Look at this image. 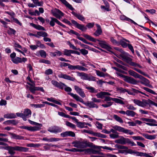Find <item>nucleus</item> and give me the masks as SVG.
<instances>
[{"mask_svg": "<svg viewBox=\"0 0 157 157\" xmlns=\"http://www.w3.org/2000/svg\"><path fill=\"white\" fill-rule=\"evenodd\" d=\"M120 56L122 58V60L125 61L130 65L135 67H137L140 68H142V67L139 64L132 62V59L130 57L129 54L124 51L120 54Z\"/></svg>", "mask_w": 157, "mask_h": 157, "instance_id": "1", "label": "nucleus"}, {"mask_svg": "<svg viewBox=\"0 0 157 157\" xmlns=\"http://www.w3.org/2000/svg\"><path fill=\"white\" fill-rule=\"evenodd\" d=\"M68 94L75 98L76 101H79L86 106H88L90 108H98V106L96 104L94 103L93 101H88L86 103L81 98L76 94H74L71 93H69Z\"/></svg>", "mask_w": 157, "mask_h": 157, "instance_id": "2", "label": "nucleus"}, {"mask_svg": "<svg viewBox=\"0 0 157 157\" xmlns=\"http://www.w3.org/2000/svg\"><path fill=\"white\" fill-rule=\"evenodd\" d=\"M72 143L75 147L80 148L82 149L87 147H91L93 146L92 143L88 142L86 140L82 141L75 140Z\"/></svg>", "mask_w": 157, "mask_h": 157, "instance_id": "3", "label": "nucleus"}, {"mask_svg": "<svg viewBox=\"0 0 157 157\" xmlns=\"http://www.w3.org/2000/svg\"><path fill=\"white\" fill-rule=\"evenodd\" d=\"M113 128L110 129V132L113 133L118 134L117 131L121 132L128 134L130 135H132L134 134V132L130 130L125 128L123 127L117 125H115L112 127Z\"/></svg>", "mask_w": 157, "mask_h": 157, "instance_id": "4", "label": "nucleus"}, {"mask_svg": "<svg viewBox=\"0 0 157 157\" xmlns=\"http://www.w3.org/2000/svg\"><path fill=\"white\" fill-rule=\"evenodd\" d=\"M71 21L72 23L75 26L76 28L82 31H86L87 29V27L88 29H90L93 28L94 25V22L88 23L85 27L84 25L79 24L74 20H71Z\"/></svg>", "mask_w": 157, "mask_h": 157, "instance_id": "5", "label": "nucleus"}, {"mask_svg": "<svg viewBox=\"0 0 157 157\" xmlns=\"http://www.w3.org/2000/svg\"><path fill=\"white\" fill-rule=\"evenodd\" d=\"M5 148L8 151L9 153L11 155H14L15 153V150L25 152L27 151L28 150V148H27L18 146H8Z\"/></svg>", "mask_w": 157, "mask_h": 157, "instance_id": "6", "label": "nucleus"}, {"mask_svg": "<svg viewBox=\"0 0 157 157\" xmlns=\"http://www.w3.org/2000/svg\"><path fill=\"white\" fill-rule=\"evenodd\" d=\"M119 138L117 139L115 141V142L116 143L124 145L126 144H131V146H136V144L133 141L128 138H125L123 136H119Z\"/></svg>", "mask_w": 157, "mask_h": 157, "instance_id": "7", "label": "nucleus"}, {"mask_svg": "<svg viewBox=\"0 0 157 157\" xmlns=\"http://www.w3.org/2000/svg\"><path fill=\"white\" fill-rule=\"evenodd\" d=\"M51 12L53 16L59 19L64 15V14L60 10L57 9L52 10Z\"/></svg>", "mask_w": 157, "mask_h": 157, "instance_id": "8", "label": "nucleus"}, {"mask_svg": "<svg viewBox=\"0 0 157 157\" xmlns=\"http://www.w3.org/2000/svg\"><path fill=\"white\" fill-rule=\"evenodd\" d=\"M48 131L50 132L54 133H57L62 131V129L61 128L57 126H53L49 127Z\"/></svg>", "mask_w": 157, "mask_h": 157, "instance_id": "9", "label": "nucleus"}, {"mask_svg": "<svg viewBox=\"0 0 157 157\" xmlns=\"http://www.w3.org/2000/svg\"><path fill=\"white\" fill-rule=\"evenodd\" d=\"M133 101L135 104L142 107H145L148 104V100H143L141 101L139 100L135 99Z\"/></svg>", "mask_w": 157, "mask_h": 157, "instance_id": "10", "label": "nucleus"}, {"mask_svg": "<svg viewBox=\"0 0 157 157\" xmlns=\"http://www.w3.org/2000/svg\"><path fill=\"white\" fill-rule=\"evenodd\" d=\"M69 70H78L82 71H87L88 69L83 67L79 65H71Z\"/></svg>", "mask_w": 157, "mask_h": 157, "instance_id": "11", "label": "nucleus"}, {"mask_svg": "<svg viewBox=\"0 0 157 157\" xmlns=\"http://www.w3.org/2000/svg\"><path fill=\"white\" fill-rule=\"evenodd\" d=\"M21 128L25 129H27L29 131H36L39 130L40 129V127H37L36 126L31 127L22 126L21 127Z\"/></svg>", "mask_w": 157, "mask_h": 157, "instance_id": "12", "label": "nucleus"}, {"mask_svg": "<svg viewBox=\"0 0 157 157\" xmlns=\"http://www.w3.org/2000/svg\"><path fill=\"white\" fill-rule=\"evenodd\" d=\"M82 79L83 80H88L89 81H96V77L92 75L89 76L86 73H84L82 77Z\"/></svg>", "mask_w": 157, "mask_h": 157, "instance_id": "13", "label": "nucleus"}, {"mask_svg": "<svg viewBox=\"0 0 157 157\" xmlns=\"http://www.w3.org/2000/svg\"><path fill=\"white\" fill-rule=\"evenodd\" d=\"M51 83L55 86L61 89H63L64 87L66 86L64 84L61 82H58L55 80H52Z\"/></svg>", "mask_w": 157, "mask_h": 157, "instance_id": "14", "label": "nucleus"}, {"mask_svg": "<svg viewBox=\"0 0 157 157\" xmlns=\"http://www.w3.org/2000/svg\"><path fill=\"white\" fill-rule=\"evenodd\" d=\"M97 41L99 42V44L102 48H105L108 51H109L111 49L110 47L107 44L105 41H101L98 40H97Z\"/></svg>", "mask_w": 157, "mask_h": 157, "instance_id": "15", "label": "nucleus"}, {"mask_svg": "<svg viewBox=\"0 0 157 157\" xmlns=\"http://www.w3.org/2000/svg\"><path fill=\"white\" fill-rule=\"evenodd\" d=\"M85 151L86 153H88L89 154H99L103 155V153L101 152L100 151L96 150L93 149H86L84 150Z\"/></svg>", "mask_w": 157, "mask_h": 157, "instance_id": "16", "label": "nucleus"}, {"mask_svg": "<svg viewBox=\"0 0 157 157\" xmlns=\"http://www.w3.org/2000/svg\"><path fill=\"white\" fill-rule=\"evenodd\" d=\"M58 77L60 78H63L73 81H74L75 80V79L74 78L71 77L66 74H64L61 73L58 75Z\"/></svg>", "mask_w": 157, "mask_h": 157, "instance_id": "17", "label": "nucleus"}, {"mask_svg": "<svg viewBox=\"0 0 157 157\" xmlns=\"http://www.w3.org/2000/svg\"><path fill=\"white\" fill-rule=\"evenodd\" d=\"M74 88L76 92L81 97L83 98L85 97V94L82 89L76 85L74 86Z\"/></svg>", "mask_w": 157, "mask_h": 157, "instance_id": "18", "label": "nucleus"}, {"mask_svg": "<svg viewBox=\"0 0 157 157\" xmlns=\"http://www.w3.org/2000/svg\"><path fill=\"white\" fill-rule=\"evenodd\" d=\"M124 81L128 83L133 85L136 84L138 82L134 78L127 76L126 78H125Z\"/></svg>", "mask_w": 157, "mask_h": 157, "instance_id": "19", "label": "nucleus"}, {"mask_svg": "<svg viewBox=\"0 0 157 157\" xmlns=\"http://www.w3.org/2000/svg\"><path fill=\"white\" fill-rule=\"evenodd\" d=\"M60 135L62 137H65L68 136L75 137V134L73 132L69 131L63 132L61 133Z\"/></svg>", "mask_w": 157, "mask_h": 157, "instance_id": "20", "label": "nucleus"}, {"mask_svg": "<svg viewBox=\"0 0 157 157\" xmlns=\"http://www.w3.org/2000/svg\"><path fill=\"white\" fill-rule=\"evenodd\" d=\"M9 135L11 136V138L12 139H16V140H23L24 139V137L20 135H18L16 134L13 133H11L10 132H8Z\"/></svg>", "mask_w": 157, "mask_h": 157, "instance_id": "21", "label": "nucleus"}, {"mask_svg": "<svg viewBox=\"0 0 157 157\" xmlns=\"http://www.w3.org/2000/svg\"><path fill=\"white\" fill-rule=\"evenodd\" d=\"M139 78L142 80V81L140 82V83L145 86L148 85V83H150L149 81L147 79L141 75L140 76V78Z\"/></svg>", "mask_w": 157, "mask_h": 157, "instance_id": "22", "label": "nucleus"}, {"mask_svg": "<svg viewBox=\"0 0 157 157\" xmlns=\"http://www.w3.org/2000/svg\"><path fill=\"white\" fill-rule=\"evenodd\" d=\"M60 140L58 138H55L54 137H51L48 138L47 137H44L42 139V140L48 142H52L54 141H57Z\"/></svg>", "mask_w": 157, "mask_h": 157, "instance_id": "23", "label": "nucleus"}, {"mask_svg": "<svg viewBox=\"0 0 157 157\" xmlns=\"http://www.w3.org/2000/svg\"><path fill=\"white\" fill-rule=\"evenodd\" d=\"M71 13L79 20L82 21H85V18L82 15L80 14L79 13H77L74 11H72Z\"/></svg>", "mask_w": 157, "mask_h": 157, "instance_id": "24", "label": "nucleus"}, {"mask_svg": "<svg viewBox=\"0 0 157 157\" xmlns=\"http://www.w3.org/2000/svg\"><path fill=\"white\" fill-rule=\"evenodd\" d=\"M30 25L36 29L40 30L45 31V29L42 26L38 25H36L33 23H30Z\"/></svg>", "mask_w": 157, "mask_h": 157, "instance_id": "25", "label": "nucleus"}, {"mask_svg": "<svg viewBox=\"0 0 157 157\" xmlns=\"http://www.w3.org/2000/svg\"><path fill=\"white\" fill-rule=\"evenodd\" d=\"M96 25L97 27V29L94 34L95 36H98L101 34L102 30L100 25L98 24H96Z\"/></svg>", "mask_w": 157, "mask_h": 157, "instance_id": "26", "label": "nucleus"}, {"mask_svg": "<svg viewBox=\"0 0 157 157\" xmlns=\"http://www.w3.org/2000/svg\"><path fill=\"white\" fill-rule=\"evenodd\" d=\"M128 72L130 75H131L136 78H140V76L141 75L136 73L135 71L131 70H129Z\"/></svg>", "mask_w": 157, "mask_h": 157, "instance_id": "27", "label": "nucleus"}, {"mask_svg": "<svg viewBox=\"0 0 157 157\" xmlns=\"http://www.w3.org/2000/svg\"><path fill=\"white\" fill-rule=\"evenodd\" d=\"M51 20L49 22V24L51 26H54L55 25V23L58 24L59 21L56 18L53 17H50Z\"/></svg>", "mask_w": 157, "mask_h": 157, "instance_id": "28", "label": "nucleus"}, {"mask_svg": "<svg viewBox=\"0 0 157 157\" xmlns=\"http://www.w3.org/2000/svg\"><path fill=\"white\" fill-rule=\"evenodd\" d=\"M125 41L129 42V41L125 39H123L120 40L119 42V45H121L123 48H126L128 44L125 43Z\"/></svg>", "mask_w": 157, "mask_h": 157, "instance_id": "29", "label": "nucleus"}, {"mask_svg": "<svg viewBox=\"0 0 157 157\" xmlns=\"http://www.w3.org/2000/svg\"><path fill=\"white\" fill-rule=\"evenodd\" d=\"M63 3L67 7L71 10H74L72 6L69 4L66 0H59Z\"/></svg>", "mask_w": 157, "mask_h": 157, "instance_id": "30", "label": "nucleus"}, {"mask_svg": "<svg viewBox=\"0 0 157 157\" xmlns=\"http://www.w3.org/2000/svg\"><path fill=\"white\" fill-rule=\"evenodd\" d=\"M25 117H30L31 115V111L30 109H25L24 110V113H23Z\"/></svg>", "mask_w": 157, "mask_h": 157, "instance_id": "31", "label": "nucleus"}, {"mask_svg": "<svg viewBox=\"0 0 157 157\" xmlns=\"http://www.w3.org/2000/svg\"><path fill=\"white\" fill-rule=\"evenodd\" d=\"M4 118L7 119L14 118L16 117V116L14 113H10L5 114L4 115Z\"/></svg>", "mask_w": 157, "mask_h": 157, "instance_id": "32", "label": "nucleus"}, {"mask_svg": "<svg viewBox=\"0 0 157 157\" xmlns=\"http://www.w3.org/2000/svg\"><path fill=\"white\" fill-rule=\"evenodd\" d=\"M83 36L86 38L90 40V41L96 42L97 41V40L93 37H91L90 35H89L86 34H84Z\"/></svg>", "mask_w": 157, "mask_h": 157, "instance_id": "33", "label": "nucleus"}, {"mask_svg": "<svg viewBox=\"0 0 157 157\" xmlns=\"http://www.w3.org/2000/svg\"><path fill=\"white\" fill-rule=\"evenodd\" d=\"M36 35L39 36H41L43 37H47L48 36V34L47 33L44 31H39L37 32Z\"/></svg>", "mask_w": 157, "mask_h": 157, "instance_id": "34", "label": "nucleus"}, {"mask_svg": "<svg viewBox=\"0 0 157 157\" xmlns=\"http://www.w3.org/2000/svg\"><path fill=\"white\" fill-rule=\"evenodd\" d=\"M142 135L145 138L149 140H153L155 139L156 136L155 135H149L146 134H143Z\"/></svg>", "mask_w": 157, "mask_h": 157, "instance_id": "35", "label": "nucleus"}, {"mask_svg": "<svg viewBox=\"0 0 157 157\" xmlns=\"http://www.w3.org/2000/svg\"><path fill=\"white\" fill-rule=\"evenodd\" d=\"M85 88L86 89L89 90V92L90 93H96L98 92L97 90H96L93 87L86 86H85Z\"/></svg>", "mask_w": 157, "mask_h": 157, "instance_id": "36", "label": "nucleus"}, {"mask_svg": "<svg viewBox=\"0 0 157 157\" xmlns=\"http://www.w3.org/2000/svg\"><path fill=\"white\" fill-rule=\"evenodd\" d=\"M21 58L18 57H17L14 59H13L12 61L13 63L16 64H17L19 63H21Z\"/></svg>", "mask_w": 157, "mask_h": 157, "instance_id": "37", "label": "nucleus"}, {"mask_svg": "<svg viewBox=\"0 0 157 157\" xmlns=\"http://www.w3.org/2000/svg\"><path fill=\"white\" fill-rule=\"evenodd\" d=\"M17 123L16 121L15 120H8L3 122L4 124L6 125H9L10 124H15Z\"/></svg>", "mask_w": 157, "mask_h": 157, "instance_id": "38", "label": "nucleus"}, {"mask_svg": "<svg viewBox=\"0 0 157 157\" xmlns=\"http://www.w3.org/2000/svg\"><path fill=\"white\" fill-rule=\"evenodd\" d=\"M136 114V113L133 111L129 110H127L126 111V114L128 116L133 117Z\"/></svg>", "mask_w": 157, "mask_h": 157, "instance_id": "39", "label": "nucleus"}, {"mask_svg": "<svg viewBox=\"0 0 157 157\" xmlns=\"http://www.w3.org/2000/svg\"><path fill=\"white\" fill-rule=\"evenodd\" d=\"M64 55L65 56H71L73 53V50L65 49L63 51Z\"/></svg>", "mask_w": 157, "mask_h": 157, "instance_id": "40", "label": "nucleus"}, {"mask_svg": "<svg viewBox=\"0 0 157 157\" xmlns=\"http://www.w3.org/2000/svg\"><path fill=\"white\" fill-rule=\"evenodd\" d=\"M36 6H42L43 4V2H39L38 0H32Z\"/></svg>", "mask_w": 157, "mask_h": 157, "instance_id": "41", "label": "nucleus"}, {"mask_svg": "<svg viewBox=\"0 0 157 157\" xmlns=\"http://www.w3.org/2000/svg\"><path fill=\"white\" fill-rule=\"evenodd\" d=\"M115 147L118 149H127L128 147L119 144H116L115 145Z\"/></svg>", "mask_w": 157, "mask_h": 157, "instance_id": "42", "label": "nucleus"}, {"mask_svg": "<svg viewBox=\"0 0 157 157\" xmlns=\"http://www.w3.org/2000/svg\"><path fill=\"white\" fill-rule=\"evenodd\" d=\"M142 89H144V90H146L147 92H149L150 93L152 94H153L156 95L157 93L155 92L153 90H152L148 88L143 87H142Z\"/></svg>", "mask_w": 157, "mask_h": 157, "instance_id": "43", "label": "nucleus"}, {"mask_svg": "<svg viewBox=\"0 0 157 157\" xmlns=\"http://www.w3.org/2000/svg\"><path fill=\"white\" fill-rule=\"evenodd\" d=\"M95 148H98V149H100L101 148H103L104 149L108 150H109L110 151H113V150H115V149H113L112 148L109 147H107L106 146H104V147L97 146H96V147H95Z\"/></svg>", "mask_w": 157, "mask_h": 157, "instance_id": "44", "label": "nucleus"}, {"mask_svg": "<svg viewBox=\"0 0 157 157\" xmlns=\"http://www.w3.org/2000/svg\"><path fill=\"white\" fill-rule=\"evenodd\" d=\"M113 118L117 122L120 123H123V122L122 119L116 115H114L113 116Z\"/></svg>", "mask_w": 157, "mask_h": 157, "instance_id": "45", "label": "nucleus"}, {"mask_svg": "<svg viewBox=\"0 0 157 157\" xmlns=\"http://www.w3.org/2000/svg\"><path fill=\"white\" fill-rule=\"evenodd\" d=\"M28 121L31 124L39 126L38 127H40V129H41V127L42 126V125L41 124H39L38 123L32 121L30 120H29Z\"/></svg>", "mask_w": 157, "mask_h": 157, "instance_id": "46", "label": "nucleus"}, {"mask_svg": "<svg viewBox=\"0 0 157 157\" xmlns=\"http://www.w3.org/2000/svg\"><path fill=\"white\" fill-rule=\"evenodd\" d=\"M65 124L67 126L72 128L74 129L76 128V126L75 124L71 123L67 121H66Z\"/></svg>", "mask_w": 157, "mask_h": 157, "instance_id": "47", "label": "nucleus"}, {"mask_svg": "<svg viewBox=\"0 0 157 157\" xmlns=\"http://www.w3.org/2000/svg\"><path fill=\"white\" fill-rule=\"evenodd\" d=\"M112 101L117 103H119L123 105L124 104V103L122 100L118 98H113L112 99Z\"/></svg>", "mask_w": 157, "mask_h": 157, "instance_id": "48", "label": "nucleus"}, {"mask_svg": "<svg viewBox=\"0 0 157 157\" xmlns=\"http://www.w3.org/2000/svg\"><path fill=\"white\" fill-rule=\"evenodd\" d=\"M78 50H79L81 52V54L83 55H86L88 54V51L85 49L83 48L82 49H80L79 48H78Z\"/></svg>", "mask_w": 157, "mask_h": 157, "instance_id": "49", "label": "nucleus"}, {"mask_svg": "<svg viewBox=\"0 0 157 157\" xmlns=\"http://www.w3.org/2000/svg\"><path fill=\"white\" fill-rule=\"evenodd\" d=\"M114 64L117 67L120 68H121V69H122L123 70H124L125 71L127 70V68L126 67L124 66H123L121 65H120L119 64L116 62L114 63Z\"/></svg>", "mask_w": 157, "mask_h": 157, "instance_id": "50", "label": "nucleus"}, {"mask_svg": "<svg viewBox=\"0 0 157 157\" xmlns=\"http://www.w3.org/2000/svg\"><path fill=\"white\" fill-rule=\"evenodd\" d=\"M31 106L35 108H41L45 106V105L43 104H32L31 105Z\"/></svg>", "mask_w": 157, "mask_h": 157, "instance_id": "51", "label": "nucleus"}, {"mask_svg": "<svg viewBox=\"0 0 157 157\" xmlns=\"http://www.w3.org/2000/svg\"><path fill=\"white\" fill-rule=\"evenodd\" d=\"M16 114L17 116L21 117L24 121L27 120V118H26V117H25L23 113H16Z\"/></svg>", "mask_w": 157, "mask_h": 157, "instance_id": "52", "label": "nucleus"}, {"mask_svg": "<svg viewBox=\"0 0 157 157\" xmlns=\"http://www.w3.org/2000/svg\"><path fill=\"white\" fill-rule=\"evenodd\" d=\"M131 137L134 140H141L142 141L144 140V139L140 136H132Z\"/></svg>", "mask_w": 157, "mask_h": 157, "instance_id": "53", "label": "nucleus"}, {"mask_svg": "<svg viewBox=\"0 0 157 157\" xmlns=\"http://www.w3.org/2000/svg\"><path fill=\"white\" fill-rule=\"evenodd\" d=\"M77 123V127L80 128H83L85 127V123L78 121Z\"/></svg>", "mask_w": 157, "mask_h": 157, "instance_id": "54", "label": "nucleus"}, {"mask_svg": "<svg viewBox=\"0 0 157 157\" xmlns=\"http://www.w3.org/2000/svg\"><path fill=\"white\" fill-rule=\"evenodd\" d=\"M96 72L97 75L101 77H104L105 76V74L101 72L98 70H96Z\"/></svg>", "mask_w": 157, "mask_h": 157, "instance_id": "55", "label": "nucleus"}, {"mask_svg": "<svg viewBox=\"0 0 157 157\" xmlns=\"http://www.w3.org/2000/svg\"><path fill=\"white\" fill-rule=\"evenodd\" d=\"M71 64H70L67 63H61L60 66L61 67H67L68 66V68L69 70Z\"/></svg>", "mask_w": 157, "mask_h": 157, "instance_id": "56", "label": "nucleus"}, {"mask_svg": "<svg viewBox=\"0 0 157 157\" xmlns=\"http://www.w3.org/2000/svg\"><path fill=\"white\" fill-rule=\"evenodd\" d=\"M111 41L113 44L115 45H119V42L117 41L114 39L113 37L111 38Z\"/></svg>", "mask_w": 157, "mask_h": 157, "instance_id": "57", "label": "nucleus"}, {"mask_svg": "<svg viewBox=\"0 0 157 157\" xmlns=\"http://www.w3.org/2000/svg\"><path fill=\"white\" fill-rule=\"evenodd\" d=\"M133 92L134 93H136V94H138L139 93H141L142 94L144 95H146L147 96H148L147 95H146L145 93H143V92H142L139 90H136L134 88H131Z\"/></svg>", "mask_w": 157, "mask_h": 157, "instance_id": "58", "label": "nucleus"}, {"mask_svg": "<svg viewBox=\"0 0 157 157\" xmlns=\"http://www.w3.org/2000/svg\"><path fill=\"white\" fill-rule=\"evenodd\" d=\"M113 103V102L109 101L107 102L106 104H102L101 106L107 108L111 106L112 105Z\"/></svg>", "mask_w": 157, "mask_h": 157, "instance_id": "59", "label": "nucleus"}, {"mask_svg": "<svg viewBox=\"0 0 157 157\" xmlns=\"http://www.w3.org/2000/svg\"><path fill=\"white\" fill-rule=\"evenodd\" d=\"M16 32L14 29L10 27L9 28V30H8V33L9 34H14Z\"/></svg>", "mask_w": 157, "mask_h": 157, "instance_id": "60", "label": "nucleus"}, {"mask_svg": "<svg viewBox=\"0 0 157 157\" xmlns=\"http://www.w3.org/2000/svg\"><path fill=\"white\" fill-rule=\"evenodd\" d=\"M39 53L40 56L42 57L45 58L46 56V52L43 50L40 51Z\"/></svg>", "mask_w": 157, "mask_h": 157, "instance_id": "61", "label": "nucleus"}, {"mask_svg": "<svg viewBox=\"0 0 157 157\" xmlns=\"http://www.w3.org/2000/svg\"><path fill=\"white\" fill-rule=\"evenodd\" d=\"M118 134L113 133L109 135V136L110 138L113 139H115L119 138V136Z\"/></svg>", "mask_w": 157, "mask_h": 157, "instance_id": "62", "label": "nucleus"}, {"mask_svg": "<svg viewBox=\"0 0 157 157\" xmlns=\"http://www.w3.org/2000/svg\"><path fill=\"white\" fill-rule=\"evenodd\" d=\"M40 62L42 63L47 64H50V62L48 60L42 59L39 61Z\"/></svg>", "mask_w": 157, "mask_h": 157, "instance_id": "63", "label": "nucleus"}, {"mask_svg": "<svg viewBox=\"0 0 157 157\" xmlns=\"http://www.w3.org/2000/svg\"><path fill=\"white\" fill-rule=\"evenodd\" d=\"M52 73V70L51 69H49L46 70L44 73L46 75H51Z\"/></svg>", "mask_w": 157, "mask_h": 157, "instance_id": "64", "label": "nucleus"}]
</instances>
